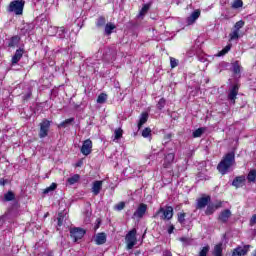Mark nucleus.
<instances>
[{
	"label": "nucleus",
	"mask_w": 256,
	"mask_h": 256,
	"mask_svg": "<svg viewBox=\"0 0 256 256\" xmlns=\"http://www.w3.org/2000/svg\"><path fill=\"white\" fill-rule=\"evenodd\" d=\"M235 163V152L226 153L221 161L217 165V171H219L222 175H227L229 173V169L233 167Z\"/></svg>",
	"instance_id": "obj_1"
},
{
	"label": "nucleus",
	"mask_w": 256,
	"mask_h": 256,
	"mask_svg": "<svg viewBox=\"0 0 256 256\" xmlns=\"http://www.w3.org/2000/svg\"><path fill=\"white\" fill-rule=\"evenodd\" d=\"M173 215V206L166 205L165 208L160 207L153 215V218L156 219V217H160L162 221H171Z\"/></svg>",
	"instance_id": "obj_2"
},
{
	"label": "nucleus",
	"mask_w": 256,
	"mask_h": 256,
	"mask_svg": "<svg viewBox=\"0 0 256 256\" xmlns=\"http://www.w3.org/2000/svg\"><path fill=\"white\" fill-rule=\"evenodd\" d=\"M23 9H25V0H14L8 6V12L15 15H23Z\"/></svg>",
	"instance_id": "obj_3"
},
{
	"label": "nucleus",
	"mask_w": 256,
	"mask_h": 256,
	"mask_svg": "<svg viewBox=\"0 0 256 256\" xmlns=\"http://www.w3.org/2000/svg\"><path fill=\"white\" fill-rule=\"evenodd\" d=\"M175 162V153L170 152L164 155L162 169H170L168 173H173V163Z\"/></svg>",
	"instance_id": "obj_4"
},
{
	"label": "nucleus",
	"mask_w": 256,
	"mask_h": 256,
	"mask_svg": "<svg viewBox=\"0 0 256 256\" xmlns=\"http://www.w3.org/2000/svg\"><path fill=\"white\" fill-rule=\"evenodd\" d=\"M86 233L87 231L83 228L74 227L70 229V237L73 239L74 243H77V241L83 239Z\"/></svg>",
	"instance_id": "obj_5"
},
{
	"label": "nucleus",
	"mask_w": 256,
	"mask_h": 256,
	"mask_svg": "<svg viewBox=\"0 0 256 256\" xmlns=\"http://www.w3.org/2000/svg\"><path fill=\"white\" fill-rule=\"evenodd\" d=\"M39 137L40 139H45L49 135V129H51V121L43 119L39 124Z\"/></svg>",
	"instance_id": "obj_6"
},
{
	"label": "nucleus",
	"mask_w": 256,
	"mask_h": 256,
	"mask_svg": "<svg viewBox=\"0 0 256 256\" xmlns=\"http://www.w3.org/2000/svg\"><path fill=\"white\" fill-rule=\"evenodd\" d=\"M127 249H132L137 244V230L132 229L126 235Z\"/></svg>",
	"instance_id": "obj_7"
},
{
	"label": "nucleus",
	"mask_w": 256,
	"mask_h": 256,
	"mask_svg": "<svg viewBox=\"0 0 256 256\" xmlns=\"http://www.w3.org/2000/svg\"><path fill=\"white\" fill-rule=\"evenodd\" d=\"M80 152L85 157L91 155V153H93V141H91V139L84 140L82 143V147L80 148Z\"/></svg>",
	"instance_id": "obj_8"
},
{
	"label": "nucleus",
	"mask_w": 256,
	"mask_h": 256,
	"mask_svg": "<svg viewBox=\"0 0 256 256\" xmlns=\"http://www.w3.org/2000/svg\"><path fill=\"white\" fill-rule=\"evenodd\" d=\"M232 215L233 214L231 213V210L224 209L218 215V222L222 223V224H227V223H229V219H231Z\"/></svg>",
	"instance_id": "obj_9"
},
{
	"label": "nucleus",
	"mask_w": 256,
	"mask_h": 256,
	"mask_svg": "<svg viewBox=\"0 0 256 256\" xmlns=\"http://www.w3.org/2000/svg\"><path fill=\"white\" fill-rule=\"evenodd\" d=\"M249 249H251V245L237 246L232 251V256H245L249 253Z\"/></svg>",
	"instance_id": "obj_10"
},
{
	"label": "nucleus",
	"mask_w": 256,
	"mask_h": 256,
	"mask_svg": "<svg viewBox=\"0 0 256 256\" xmlns=\"http://www.w3.org/2000/svg\"><path fill=\"white\" fill-rule=\"evenodd\" d=\"M25 54V48H18L14 55L12 56L11 63L12 65H17L23 59V55Z\"/></svg>",
	"instance_id": "obj_11"
},
{
	"label": "nucleus",
	"mask_w": 256,
	"mask_h": 256,
	"mask_svg": "<svg viewBox=\"0 0 256 256\" xmlns=\"http://www.w3.org/2000/svg\"><path fill=\"white\" fill-rule=\"evenodd\" d=\"M146 213H147V204L141 203L139 204L136 211L133 213V217H137L138 219H143Z\"/></svg>",
	"instance_id": "obj_12"
},
{
	"label": "nucleus",
	"mask_w": 256,
	"mask_h": 256,
	"mask_svg": "<svg viewBox=\"0 0 256 256\" xmlns=\"http://www.w3.org/2000/svg\"><path fill=\"white\" fill-rule=\"evenodd\" d=\"M246 181H247V178L245 177V175L236 176L232 181V187H235V189H239L245 186Z\"/></svg>",
	"instance_id": "obj_13"
},
{
	"label": "nucleus",
	"mask_w": 256,
	"mask_h": 256,
	"mask_svg": "<svg viewBox=\"0 0 256 256\" xmlns=\"http://www.w3.org/2000/svg\"><path fill=\"white\" fill-rule=\"evenodd\" d=\"M223 207V202L218 201L216 204H208L205 210V215H213L217 209H221Z\"/></svg>",
	"instance_id": "obj_14"
},
{
	"label": "nucleus",
	"mask_w": 256,
	"mask_h": 256,
	"mask_svg": "<svg viewBox=\"0 0 256 256\" xmlns=\"http://www.w3.org/2000/svg\"><path fill=\"white\" fill-rule=\"evenodd\" d=\"M209 203H211V196L207 195L204 197H200L197 200L196 209H205V206L209 205Z\"/></svg>",
	"instance_id": "obj_15"
},
{
	"label": "nucleus",
	"mask_w": 256,
	"mask_h": 256,
	"mask_svg": "<svg viewBox=\"0 0 256 256\" xmlns=\"http://www.w3.org/2000/svg\"><path fill=\"white\" fill-rule=\"evenodd\" d=\"M239 87V84H234L228 93V99L233 101V103H235L237 95H239Z\"/></svg>",
	"instance_id": "obj_16"
},
{
	"label": "nucleus",
	"mask_w": 256,
	"mask_h": 256,
	"mask_svg": "<svg viewBox=\"0 0 256 256\" xmlns=\"http://www.w3.org/2000/svg\"><path fill=\"white\" fill-rule=\"evenodd\" d=\"M19 43H21V37L19 35L12 36L8 40V47L10 49H15V47L19 46Z\"/></svg>",
	"instance_id": "obj_17"
},
{
	"label": "nucleus",
	"mask_w": 256,
	"mask_h": 256,
	"mask_svg": "<svg viewBox=\"0 0 256 256\" xmlns=\"http://www.w3.org/2000/svg\"><path fill=\"white\" fill-rule=\"evenodd\" d=\"M198 17H201V10H195L192 12V14L186 19V23L188 25H193L198 19Z\"/></svg>",
	"instance_id": "obj_18"
},
{
	"label": "nucleus",
	"mask_w": 256,
	"mask_h": 256,
	"mask_svg": "<svg viewBox=\"0 0 256 256\" xmlns=\"http://www.w3.org/2000/svg\"><path fill=\"white\" fill-rule=\"evenodd\" d=\"M101 189H103V181L101 180L94 181L92 186L93 195H99V193H101Z\"/></svg>",
	"instance_id": "obj_19"
},
{
	"label": "nucleus",
	"mask_w": 256,
	"mask_h": 256,
	"mask_svg": "<svg viewBox=\"0 0 256 256\" xmlns=\"http://www.w3.org/2000/svg\"><path fill=\"white\" fill-rule=\"evenodd\" d=\"M96 245H105L107 243V234L105 232L98 233L95 238Z\"/></svg>",
	"instance_id": "obj_20"
},
{
	"label": "nucleus",
	"mask_w": 256,
	"mask_h": 256,
	"mask_svg": "<svg viewBox=\"0 0 256 256\" xmlns=\"http://www.w3.org/2000/svg\"><path fill=\"white\" fill-rule=\"evenodd\" d=\"M115 29H117V26H115V24H113L111 22H108L105 25L104 33H105V35L109 36L113 33V31H115Z\"/></svg>",
	"instance_id": "obj_21"
},
{
	"label": "nucleus",
	"mask_w": 256,
	"mask_h": 256,
	"mask_svg": "<svg viewBox=\"0 0 256 256\" xmlns=\"http://www.w3.org/2000/svg\"><path fill=\"white\" fill-rule=\"evenodd\" d=\"M147 121H149V113L142 112L138 121V129H141V127H143L144 123H146Z\"/></svg>",
	"instance_id": "obj_22"
},
{
	"label": "nucleus",
	"mask_w": 256,
	"mask_h": 256,
	"mask_svg": "<svg viewBox=\"0 0 256 256\" xmlns=\"http://www.w3.org/2000/svg\"><path fill=\"white\" fill-rule=\"evenodd\" d=\"M212 255L213 256H223V243H218L214 246Z\"/></svg>",
	"instance_id": "obj_23"
},
{
	"label": "nucleus",
	"mask_w": 256,
	"mask_h": 256,
	"mask_svg": "<svg viewBox=\"0 0 256 256\" xmlns=\"http://www.w3.org/2000/svg\"><path fill=\"white\" fill-rule=\"evenodd\" d=\"M95 25L98 29H101V27H105L107 25V19L105 18V16H99L96 19Z\"/></svg>",
	"instance_id": "obj_24"
},
{
	"label": "nucleus",
	"mask_w": 256,
	"mask_h": 256,
	"mask_svg": "<svg viewBox=\"0 0 256 256\" xmlns=\"http://www.w3.org/2000/svg\"><path fill=\"white\" fill-rule=\"evenodd\" d=\"M232 73L234 75H239L241 73V64H239L238 60L232 63Z\"/></svg>",
	"instance_id": "obj_25"
},
{
	"label": "nucleus",
	"mask_w": 256,
	"mask_h": 256,
	"mask_svg": "<svg viewBox=\"0 0 256 256\" xmlns=\"http://www.w3.org/2000/svg\"><path fill=\"white\" fill-rule=\"evenodd\" d=\"M248 183H256V169H252L249 171L247 175Z\"/></svg>",
	"instance_id": "obj_26"
},
{
	"label": "nucleus",
	"mask_w": 256,
	"mask_h": 256,
	"mask_svg": "<svg viewBox=\"0 0 256 256\" xmlns=\"http://www.w3.org/2000/svg\"><path fill=\"white\" fill-rule=\"evenodd\" d=\"M79 179H81V176L79 174H74L73 176L67 179V184L75 185V183H79Z\"/></svg>",
	"instance_id": "obj_27"
},
{
	"label": "nucleus",
	"mask_w": 256,
	"mask_h": 256,
	"mask_svg": "<svg viewBox=\"0 0 256 256\" xmlns=\"http://www.w3.org/2000/svg\"><path fill=\"white\" fill-rule=\"evenodd\" d=\"M231 47H233V44L226 45L221 51L218 52L217 57H223L231 51Z\"/></svg>",
	"instance_id": "obj_28"
},
{
	"label": "nucleus",
	"mask_w": 256,
	"mask_h": 256,
	"mask_svg": "<svg viewBox=\"0 0 256 256\" xmlns=\"http://www.w3.org/2000/svg\"><path fill=\"white\" fill-rule=\"evenodd\" d=\"M72 123H75V118L74 117L68 118V119L64 120L63 122H61L58 125V128L61 129V127H62L63 129H65L67 127V125H71Z\"/></svg>",
	"instance_id": "obj_29"
},
{
	"label": "nucleus",
	"mask_w": 256,
	"mask_h": 256,
	"mask_svg": "<svg viewBox=\"0 0 256 256\" xmlns=\"http://www.w3.org/2000/svg\"><path fill=\"white\" fill-rule=\"evenodd\" d=\"M4 201H15V193L9 190L7 193L4 194Z\"/></svg>",
	"instance_id": "obj_30"
},
{
	"label": "nucleus",
	"mask_w": 256,
	"mask_h": 256,
	"mask_svg": "<svg viewBox=\"0 0 256 256\" xmlns=\"http://www.w3.org/2000/svg\"><path fill=\"white\" fill-rule=\"evenodd\" d=\"M187 217V213L180 212L177 214V221L180 225H185V218Z\"/></svg>",
	"instance_id": "obj_31"
},
{
	"label": "nucleus",
	"mask_w": 256,
	"mask_h": 256,
	"mask_svg": "<svg viewBox=\"0 0 256 256\" xmlns=\"http://www.w3.org/2000/svg\"><path fill=\"white\" fill-rule=\"evenodd\" d=\"M203 133H205V128L201 127V128L196 129L192 133V136L194 137V139H197V138L201 137V135H203Z\"/></svg>",
	"instance_id": "obj_32"
},
{
	"label": "nucleus",
	"mask_w": 256,
	"mask_h": 256,
	"mask_svg": "<svg viewBox=\"0 0 256 256\" xmlns=\"http://www.w3.org/2000/svg\"><path fill=\"white\" fill-rule=\"evenodd\" d=\"M57 189V183L53 182L49 187L43 190V194L47 195V193H51V191H55Z\"/></svg>",
	"instance_id": "obj_33"
},
{
	"label": "nucleus",
	"mask_w": 256,
	"mask_h": 256,
	"mask_svg": "<svg viewBox=\"0 0 256 256\" xmlns=\"http://www.w3.org/2000/svg\"><path fill=\"white\" fill-rule=\"evenodd\" d=\"M150 7H151V5L144 4L139 12L140 17H144V15H147V12L149 11Z\"/></svg>",
	"instance_id": "obj_34"
},
{
	"label": "nucleus",
	"mask_w": 256,
	"mask_h": 256,
	"mask_svg": "<svg viewBox=\"0 0 256 256\" xmlns=\"http://www.w3.org/2000/svg\"><path fill=\"white\" fill-rule=\"evenodd\" d=\"M239 39V31L238 30H233L229 34V41H237Z\"/></svg>",
	"instance_id": "obj_35"
},
{
	"label": "nucleus",
	"mask_w": 256,
	"mask_h": 256,
	"mask_svg": "<svg viewBox=\"0 0 256 256\" xmlns=\"http://www.w3.org/2000/svg\"><path fill=\"white\" fill-rule=\"evenodd\" d=\"M166 104H167V100H165V98H161L156 104V107L157 109H159V111H162L165 108Z\"/></svg>",
	"instance_id": "obj_36"
},
{
	"label": "nucleus",
	"mask_w": 256,
	"mask_h": 256,
	"mask_svg": "<svg viewBox=\"0 0 256 256\" xmlns=\"http://www.w3.org/2000/svg\"><path fill=\"white\" fill-rule=\"evenodd\" d=\"M31 97H33V91H31V89H29L28 92L26 94H24L22 97L23 103H27V101H29V99H31Z\"/></svg>",
	"instance_id": "obj_37"
},
{
	"label": "nucleus",
	"mask_w": 256,
	"mask_h": 256,
	"mask_svg": "<svg viewBox=\"0 0 256 256\" xmlns=\"http://www.w3.org/2000/svg\"><path fill=\"white\" fill-rule=\"evenodd\" d=\"M63 221H65V216H63V212L58 213L57 217V226L63 227Z\"/></svg>",
	"instance_id": "obj_38"
},
{
	"label": "nucleus",
	"mask_w": 256,
	"mask_h": 256,
	"mask_svg": "<svg viewBox=\"0 0 256 256\" xmlns=\"http://www.w3.org/2000/svg\"><path fill=\"white\" fill-rule=\"evenodd\" d=\"M103 61H105V63H113V61H115V59L113 58V55L105 53L103 55Z\"/></svg>",
	"instance_id": "obj_39"
},
{
	"label": "nucleus",
	"mask_w": 256,
	"mask_h": 256,
	"mask_svg": "<svg viewBox=\"0 0 256 256\" xmlns=\"http://www.w3.org/2000/svg\"><path fill=\"white\" fill-rule=\"evenodd\" d=\"M106 101H107V94L100 93L97 98V103L103 104V103H106Z\"/></svg>",
	"instance_id": "obj_40"
},
{
	"label": "nucleus",
	"mask_w": 256,
	"mask_h": 256,
	"mask_svg": "<svg viewBox=\"0 0 256 256\" xmlns=\"http://www.w3.org/2000/svg\"><path fill=\"white\" fill-rule=\"evenodd\" d=\"M123 137V129L118 128L114 131V140H119Z\"/></svg>",
	"instance_id": "obj_41"
},
{
	"label": "nucleus",
	"mask_w": 256,
	"mask_h": 256,
	"mask_svg": "<svg viewBox=\"0 0 256 256\" xmlns=\"http://www.w3.org/2000/svg\"><path fill=\"white\" fill-rule=\"evenodd\" d=\"M243 27H245V21L240 20V21L235 23L234 30L235 31H240V29H243Z\"/></svg>",
	"instance_id": "obj_42"
},
{
	"label": "nucleus",
	"mask_w": 256,
	"mask_h": 256,
	"mask_svg": "<svg viewBox=\"0 0 256 256\" xmlns=\"http://www.w3.org/2000/svg\"><path fill=\"white\" fill-rule=\"evenodd\" d=\"M151 135V128L146 127L142 130V137H144V139L151 137Z\"/></svg>",
	"instance_id": "obj_43"
},
{
	"label": "nucleus",
	"mask_w": 256,
	"mask_h": 256,
	"mask_svg": "<svg viewBox=\"0 0 256 256\" xmlns=\"http://www.w3.org/2000/svg\"><path fill=\"white\" fill-rule=\"evenodd\" d=\"M232 7L233 9H241L243 7V0H234Z\"/></svg>",
	"instance_id": "obj_44"
},
{
	"label": "nucleus",
	"mask_w": 256,
	"mask_h": 256,
	"mask_svg": "<svg viewBox=\"0 0 256 256\" xmlns=\"http://www.w3.org/2000/svg\"><path fill=\"white\" fill-rule=\"evenodd\" d=\"M211 249V247H209V245L204 246L200 252H199V256H207V253H209V250Z\"/></svg>",
	"instance_id": "obj_45"
},
{
	"label": "nucleus",
	"mask_w": 256,
	"mask_h": 256,
	"mask_svg": "<svg viewBox=\"0 0 256 256\" xmlns=\"http://www.w3.org/2000/svg\"><path fill=\"white\" fill-rule=\"evenodd\" d=\"M179 65V61L173 57H170V67L171 69H175Z\"/></svg>",
	"instance_id": "obj_46"
},
{
	"label": "nucleus",
	"mask_w": 256,
	"mask_h": 256,
	"mask_svg": "<svg viewBox=\"0 0 256 256\" xmlns=\"http://www.w3.org/2000/svg\"><path fill=\"white\" fill-rule=\"evenodd\" d=\"M179 241H181V243H184V245H191V238L181 237L179 238Z\"/></svg>",
	"instance_id": "obj_47"
},
{
	"label": "nucleus",
	"mask_w": 256,
	"mask_h": 256,
	"mask_svg": "<svg viewBox=\"0 0 256 256\" xmlns=\"http://www.w3.org/2000/svg\"><path fill=\"white\" fill-rule=\"evenodd\" d=\"M115 209L117 211H123V209H125V202H120V203L116 204Z\"/></svg>",
	"instance_id": "obj_48"
},
{
	"label": "nucleus",
	"mask_w": 256,
	"mask_h": 256,
	"mask_svg": "<svg viewBox=\"0 0 256 256\" xmlns=\"http://www.w3.org/2000/svg\"><path fill=\"white\" fill-rule=\"evenodd\" d=\"M172 138H173V134L168 133L164 135L163 140L165 141V143H169V141H171Z\"/></svg>",
	"instance_id": "obj_49"
},
{
	"label": "nucleus",
	"mask_w": 256,
	"mask_h": 256,
	"mask_svg": "<svg viewBox=\"0 0 256 256\" xmlns=\"http://www.w3.org/2000/svg\"><path fill=\"white\" fill-rule=\"evenodd\" d=\"M249 223H250V227H253V225H256V214L252 215Z\"/></svg>",
	"instance_id": "obj_50"
},
{
	"label": "nucleus",
	"mask_w": 256,
	"mask_h": 256,
	"mask_svg": "<svg viewBox=\"0 0 256 256\" xmlns=\"http://www.w3.org/2000/svg\"><path fill=\"white\" fill-rule=\"evenodd\" d=\"M173 231H175V226L172 224V225H170L169 228H168V234H169V235L173 234Z\"/></svg>",
	"instance_id": "obj_51"
},
{
	"label": "nucleus",
	"mask_w": 256,
	"mask_h": 256,
	"mask_svg": "<svg viewBox=\"0 0 256 256\" xmlns=\"http://www.w3.org/2000/svg\"><path fill=\"white\" fill-rule=\"evenodd\" d=\"M0 185L2 187H5L7 185V179H4V178H0Z\"/></svg>",
	"instance_id": "obj_52"
},
{
	"label": "nucleus",
	"mask_w": 256,
	"mask_h": 256,
	"mask_svg": "<svg viewBox=\"0 0 256 256\" xmlns=\"http://www.w3.org/2000/svg\"><path fill=\"white\" fill-rule=\"evenodd\" d=\"M83 165V160H79L76 164L75 167H82Z\"/></svg>",
	"instance_id": "obj_53"
},
{
	"label": "nucleus",
	"mask_w": 256,
	"mask_h": 256,
	"mask_svg": "<svg viewBox=\"0 0 256 256\" xmlns=\"http://www.w3.org/2000/svg\"><path fill=\"white\" fill-rule=\"evenodd\" d=\"M4 216H0V219H3Z\"/></svg>",
	"instance_id": "obj_54"
}]
</instances>
